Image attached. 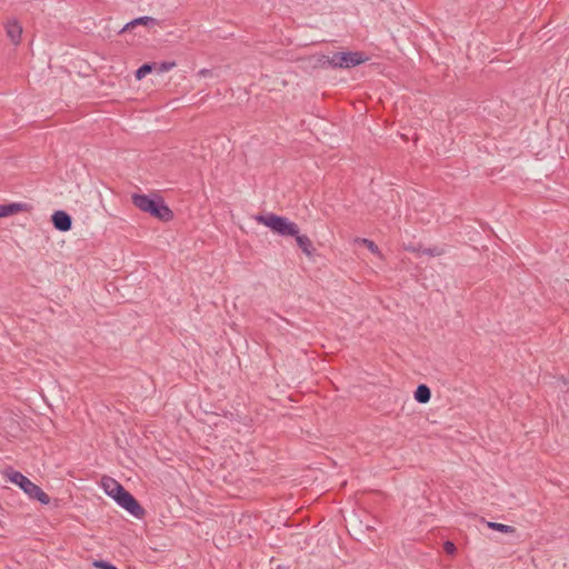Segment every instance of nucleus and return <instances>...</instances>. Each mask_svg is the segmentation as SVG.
<instances>
[{"label":"nucleus","mask_w":569,"mask_h":569,"mask_svg":"<svg viewBox=\"0 0 569 569\" xmlns=\"http://www.w3.org/2000/svg\"><path fill=\"white\" fill-rule=\"evenodd\" d=\"M443 550H445V552H446L447 555L452 556V555H455V552H456L457 548H456V546H455V543H453V542H451V541H446V542L443 543Z\"/></svg>","instance_id":"nucleus-19"},{"label":"nucleus","mask_w":569,"mask_h":569,"mask_svg":"<svg viewBox=\"0 0 569 569\" xmlns=\"http://www.w3.org/2000/svg\"><path fill=\"white\" fill-rule=\"evenodd\" d=\"M176 66L174 62H161V63H156V70L159 72V73H163V72H168L169 70H171L173 67Z\"/></svg>","instance_id":"nucleus-16"},{"label":"nucleus","mask_w":569,"mask_h":569,"mask_svg":"<svg viewBox=\"0 0 569 569\" xmlns=\"http://www.w3.org/2000/svg\"><path fill=\"white\" fill-rule=\"evenodd\" d=\"M29 206L22 202H12L0 204V218L14 216L17 213L27 211Z\"/></svg>","instance_id":"nucleus-8"},{"label":"nucleus","mask_w":569,"mask_h":569,"mask_svg":"<svg viewBox=\"0 0 569 569\" xmlns=\"http://www.w3.org/2000/svg\"><path fill=\"white\" fill-rule=\"evenodd\" d=\"M3 476L10 482L19 486L31 499H36L43 505H48L50 502L49 496L21 472L9 467L3 470Z\"/></svg>","instance_id":"nucleus-2"},{"label":"nucleus","mask_w":569,"mask_h":569,"mask_svg":"<svg viewBox=\"0 0 569 569\" xmlns=\"http://www.w3.org/2000/svg\"><path fill=\"white\" fill-rule=\"evenodd\" d=\"M93 566L99 569H118L116 566L111 565L110 562L103 561V560H96L93 562Z\"/></svg>","instance_id":"nucleus-17"},{"label":"nucleus","mask_w":569,"mask_h":569,"mask_svg":"<svg viewBox=\"0 0 569 569\" xmlns=\"http://www.w3.org/2000/svg\"><path fill=\"white\" fill-rule=\"evenodd\" d=\"M114 500L120 507L138 519H141L146 513L137 499L126 489Z\"/></svg>","instance_id":"nucleus-4"},{"label":"nucleus","mask_w":569,"mask_h":569,"mask_svg":"<svg viewBox=\"0 0 569 569\" xmlns=\"http://www.w3.org/2000/svg\"><path fill=\"white\" fill-rule=\"evenodd\" d=\"M323 63L329 64L332 68H341V52L333 53L331 57H325Z\"/></svg>","instance_id":"nucleus-15"},{"label":"nucleus","mask_w":569,"mask_h":569,"mask_svg":"<svg viewBox=\"0 0 569 569\" xmlns=\"http://www.w3.org/2000/svg\"><path fill=\"white\" fill-rule=\"evenodd\" d=\"M101 483L106 493L113 499L124 490L117 480L109 477H103Z\"/></svg>","instance_id":"nucleus-9"},{"label":"nucleus","mask_w":569,"mask_h":569,"mask_svg":"<svg viewBox=\"0 0 569 569\" xmlns=\"http://www.w3.org/2000/svg\"><path fill=\"white\" fill-rule=\"evenodd\" d=\"M292 237L296 238V242L298 244V247L308 256L310 257L312 254V251H313V246H312V242L311 240L309 239V237H307L306 234H300L299 231L297 232V234H293Z\"/></svg>","instance_id":"nucleus-10"},{"label":"nucleus","mask_w":569,"mask_h":569,"mask_svg":"<svg viewBox=\"0 0 569 569\" xmlns=\"http://www.w3.org/2000/svg\"><path fill=\"white\" fill-rule=\"evenodd\" d=\"M132 203L141 211L148 212L161 221H169L173 217L171 209L158 196L150 197L134 193L132 194Z\"/></svg>","instance_id":"nucleus-1"},{"label":"nucleus","mask_w":569,"mask_h":569,"mask_svg":"<svg viewBox=\"0 0 569 569\" xmlns=\"http://www.w3.org/2000/svg\"><path fill=\"white\" fill-rule=\"evenodd\" d=\"M156 20L151 17H140L128 22L120 32H126L136 28L137 26H151L154 24Z\"/></svg>","instance_id":"nucleus-11"},{"label":"nucleus","mask_w":569,"mask_h":569,"mask_svg":"<svg viewBox=\"0 0 569 569\" xmlns=\"http://www.w3.org/2000/svg\"><path fill=\"white\" fill-rule=\"evenodd\" d=\"M256 220L280 236H293L298 232L297 223L274 213L258 216Z\"/></svg>","instance_id":"nucleus-3"},{"label":"nucleus","mask_w":569,"mask_h":569,"mask_svg":"<svg viewBox=\"0 0 569 569\" xmlns=\"http://www.w3.org/2000/svg\"><path fill=\"white\" fill-rule=\"evenodd\" d=\"M431 398V391L428 386L419 385L415 391V399L420 403H427Z\"/></svg>","instance_id":"nucleus-12"},{"label":"nucleus","mask_w":569,"mask_h":569,"mask_svg":"<svg viewBox=\"0 0 569 569\" xmlns=\"http://www.w3.org/2000/svg\"><path fill=\"white\" fill-rule=\"evenodd\" d=\"M363 243L367 246V248L373 252V253H377L379 251L377 244L371 241V240H368V239H363Z\"/></svg>","instance_id":"nucleus-20"},{"label":"nucleus","mask_w":569,"mask_h":569,"mask_svg":"<svg viewBox=\"0 0 569 569\" xmlns=\"http://www.w3.org/2000/svg\"><path fill=\"white\" fill-rule=\"evenodd\" d=\"M51 221L53 223V227L59 231H69L72 227V218L69 213L62 210L56 211L52 217Z\"/></svg>","instance_id":"nucleus-5"},{"label":"nucleus","mask_w":569,"mask_h":569,"mask_svg":"<svg viewBox=\"0 0 569 569\" xmlns=\"http://www.w3.org/2000/svg\"><path fill=\"white\" fill-rule=\"evenodd\" d=\"M156 68V63H144L136 71V78L141 80Z\"/></svg>","instance_id":"nucleus-14"},{"label":"nucleus","mask_w":569,"mask_h":569,"mask_svg":"<svg viewBox=\"0 0 569 569\" xmlns=\"http://www.w3.org/2000/svg\"><path fill=\"white\" fill-rule=\"evenodd\" d=\"M423 253L431 256V257H437V256H441L443 253V249L438 248V247L427 248L423 250Z\"/></svg>","instance_id":"nucleus-18"},{"label":"nucleus","mask_w":569,"mask_h":569,"mask_svg":"<svg viewBox=\"0 0 569 569\" xmlns=\"http://www.w3.org/2000/svg\"><path fill=\"white\" fill-rule=\"evenodd\" d=\"M368 58L362 52H341V68H351L365 62Z\"/></svg>","instance_id":"nucleus-6"},{"label":"nucleus","mask_w":569,"mask_h":569,"mask_svg":"<svg viewBox=\"0 0 569 569\" xmlns=\"http://www.w3.org/2000/svg\"><path fill=\"white\" fill-rule=\"evenodd\" d=\"M4 29L8 38L12 41V43L19 44L22 34V27L20 23L14 19H10L6 22Z\"/></svg>","instance_id":"nucleus-7"},{"label":"nucleus","mask_w":569,"mask_h":569,"mask_svg":"<svg viewBox=\"0 0 569 569\" xmlns=\"http://www.w3.org/2000/svg\"><path fill=\"white\" fill-rule=\"evenodd\" d=\"M487 527L492 530L502 532V533H515L516 532L515 527L499 523V522H493V521H487Z\"/></svg>","instance_id":"nucleus-13"}]
</instances>
